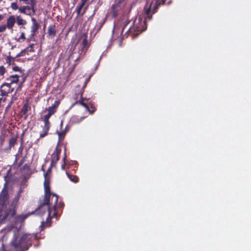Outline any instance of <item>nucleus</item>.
Wrapping results in <instances>:
<instances>
[{
    "label": "nucleus",
    "mask_w": 251,
    "mask_h": 251,
    "mask_svg": "<svg viewBox=\"0 0 251 251\" xmlns=\"http://www.w3.org/2000/svg\"><path fill=\"white\" fill-rule=\"evenodd\" d=\"M50 179H45L44 182V202L40 204L36 212L41 216L48 213V217L46 222H42V225H46V226H50L51 225V219L52 218H57L62 213L64 207L63 201L58 202V196L50 192Z\"/></svg>",
    "instance_id": "obj_1"
},
{
    "label": "nucleus",
    "mask_w": 251,
    "mask_h": 251,
    "mask_svg": "<svg viewBox=\"0 0 251 251\" xmlns=\"http://www.w3.org/2000/svg\"><path fill=\"white\" fill-rule=\"evenodd\" d=\"M22 191V190L20 189L17 195L14 197L10 208L6 210H1L0 211V220L3 221L6 219H9L10 220L11 218L14 217L16 212V206L19 201L20 194Z\"/></svg>",
    "instance_id": "obj_2"
},
{
    "label": "nucleus",
    "mask_w": 251,
    "mask_h": 251,
    "mask_svg": "<svg viewBox=\"0 0 251 251\" xmlns=\"http://www.w3.org/2000/svg\"><path fill=\"white\" fill-rule=\"evenodd\" d=\"M165 0H156L154 3L152 2L149 6L145 5L144 10L146 17L151 19L152 15L157 11L159 6L165 4Z\"/></svg>",
    "instance_id": "obj_3"
},
{
    "label": "nucleus",
    "mask_w": 251,
    "mask_h": 251,
    "mask_svg": "<svg viewBox=\"0 0 251 251\" xmlns=\"http://www.w3.org/2000/svg\"><path fill=\"white\" fill-rule=\"evenodd\" d=\"M12 244L15 248L19 249L21 251H27L31 245V241L27 234L23 235L17 243L15 242Z\"/></svg>",
    "instance_id": "obj_4"
},
{
    "label": "nucleus",
    "mask_w": 251,
    "mask_h": 251,
    "mask_svg": "<svg viewBox=\"0 0 251 251\" xmlns=\"http://www.w3.org/2000/svg\"><path fill=\"white\" fill-rule=\"evenodd\" d=\"M83 91H81L80 92V98L78 100L76 101L75 104H80L81 105L83 106L85 109L86 111L89 112L90 114H93L96 110V108L94 106V105L92 103H89L90 107L86 103L84 102V100H86V99L85 98H83Z\"/></svg>",
    "instance_id": "obj_5"
},
{
    "label": "nucleus",
    "mask_w": 251,
    "mask_h": 251,
    "mask_svg": "<svg viewBox=\"0 0 251 251\" xmlns=\"http://www.w3.org/2000/svg\"><path fill=\"white\" fill-rule=\"evenodd\" d=\"M140 20L139 19L138 21L137 20L134 21L133 22L132 26H130L127 30L126 31V33L128 34H131L132 35L135 34H138L139 32H141L143 30L142 27L139 25Z\"/></svg>",
    "instance_id": "obj_6"
},
{
    "label": "nucleus",
    "mask_w": 251,
    "mask_h": 251,
    "mask_svg": "<svg viewBox=\"0 0 251 251\" xmlns=\"http://www.w3.org/2000/svg\"><path fill=\"white\" fill-rule=\"evenodd\" d=\"M29 3L30 4L31 7L28 6H22L19 7V12L28 15L34 14L35 13L34 9L35 2L33 0H32L31 3Z\"/></svg>",
    "instance_id": "obj_7"
},
{
    "label": "nucleus",
    "mask_w": 251,
    "mask_h": 251,
    "mask_svg": "<svg viewBox=\"0 0 251 251\" xmlns=\"http://www.w3.org/2000/svg\"><path fill=\"white\" fill-rule=\"evenodd\" d=\"M61 152V149L58 148V145L56 147L53 152L51 155V166H55L56 164L59 160L60 154Z\"/></svg>",
    "instance_id": "obj_8"
},
{
    "label": "nucleus",
    "mask_w": 251,
    "mask_h": 251,
    "mask_svg": "<svg viewBox=\"0 0 251 251\" xmlns=\"http://www.w3.org/2000/svg\"><path fill=\"white\" fill-rule=\"evenodd\" d=\"M2 88V94L0 95L1 96H7L9 93H11L14 90V88L11 87V84L10 83L4 82L0 86Z\"/></svg>",
    "instance_id": "obj_9"
},
{
    "label": "nucleus",
    "mask_w": 251,
    "mask_h": 251,
    "mask_svg": "<svg viewBox=\"0 0 251 251\" xmlns=\"http://www.w3.org/2000/svg\"><path fill=\"white\" fill-rule=\"evenodd\" d=\"M9 198L7 190L3 189L0 194V206L3 207Z\"/></svg>",
    "instance_id": "obj_10"
},
{
    "label": "nucleus",
    "mask_w": 251,
    "mask_h": 251,
    "mask_svg": "<svg viewBox=\"0 0 251 251\" xmlns=\"http://www.w3.org/2000/svg\"><path fill=\"white\" fill-rule=\"evenodd\" d=\"M16 23V17L14 15H10L6 20V25L9 30H13Z\"/></svg>",
    "instance_id": "obj_11"
},
{
    "label": "nucleus",
    "mask_w": 251,
    "mask_h": 251,
    "mask_svg": "<svg viewBox=\"0 0 251 251\" xmlns=\"http://www.w3.org/2000/svg\"><path fill=\"white\" fill-rule=\"evenodd\" d=\"M31 21L32 22V25L31 27V34L36 35L40 27V25L34 18H32Z\"/></svg>",
    "instance_id": "obj_12"
},
{
    "label": "nucleus",
    "mask_w": 251,
    "mask_h": 251,
    "mask_svg": "<svg viewBox=\"0 0 251 251\" xmlns=\"http://www.w3.org/2000/svg\"><path fill=\"white\" fill-rule=\"evenodd\" d=\"M50 127V123H44V126L42 127V130L40 134V138H42L48 134V132Z\"/></svg>",
    "instance_id": "obj_13"
},
{
    "label": "nucleus",
    "mask_w": 251,
    "mask_h": 251,
    "mask_svg": "<svg viewBox=\"0 0 251 251\" xmlns=\"http://www.w3.org/2000/svg\"><path fill=\"white\" fill-rule=\"evenodd\" d=\"M85 118L86 116L79 117L76 115H73L71 118L70 122L74 124H79Z\"/></svg>",
    "instance_id": "obj_14"
},
{
    "label": "nucleus",
    "mask_w": 251,
    "mask_h": 251,
    "mask_svg": "<svg viewBox=\"0 0 251 251\" xmlns=\"http://www.w3.org/2000/svg\"><path fill=\"white\" fill-rule=\"evenodd\" d=\"M48 35L54 37L56 35V29L55 25H50L48 29Z\"/></svg>",
    "instance_id": "obj_15"
},
{
    "label": "nucleus",
    "mask_w": 251,
    "mask_h": 251,
    "mask_svg": "<svg viewBox=\"0 0 251 251\" xmlns=\"http://www.w3.org/2000/svg\"><path fill=\"white\" fill-rule=\"evenodd\" d=\"M81 46L82 50L81 53L83 52L84 54H85L89 47L87 37H85L84 39H83Z\"/></svg>",
    "instance_id": "obj_16"
},
{
    "label": "nucleus",
    "mask_w": 251,
    "mask_h": 251,
    "mask_svg": "<svg viewBox=\"0 0 251 251\" xmlns=\"http://www.w3.org/2000/svg\"><path fill=\"white\" fill-rule=\"evenodd\" d=\"M120 7L119 3L114 4L111 7L112 17L115 18L118 14L119 8Z\"/></svg>",
    "instance_id": "obj_17"
},
{
    "label": "nucleus",
    "mask_w": 251,
    "mask_h": 251,
    "mask_svg": "<svg viewBox=\"0 0 251 251\" xmlns=\"http://www.w3.org/2000/svg\"><path fill=\"white\" fill-rule=\"evenodd\" d=\"M10 79V84L17 83L19 81V76L18 75H10V76L7 78V80H8Z\"/></svg>",
    "instance_id": "obj_18"
},
{
    "label": "nucleus",
    "mask_w": 251,
    "mask_h": 251,
    "mask_svg": "<svg viewBox=\"0 0 251 251\" xmlns=\"http://www.w3.org/2000/svg\"><path fill=\"white\" fill-rule=\"evenodd\" d=\"M16 23L18 25H25L26 24V21L23 19L20 16H17L16 18Z\"/></svg>",
    "instance_id": "obj_19"
},
{
    "label": "nucleus",
    "mask_w": 251,
    "mask_h": 251,
    "mask_svg": "<svg viewBox=\"0 0 251 251\" xmlns=\"http://www.w3.org/2000/svg\"><path fill=\"white\" fill-rule=\"evenodd\" d=\"M54 166H51V164H50V167L48 168L47 172L44 174L45 179H50L51 169Z\"/></svg>",
    "instance_id": "obj_20"
},
{
    "label": "nucleus",
    "mask_w": 251,
    "mask_h": 251,
    "mask_svg": "<svg viewBox=\"0 0 251 251\" xmlns=\"http://www.w3.org/2000/svg\"><path fill=\"white\" fill-rule=\"evenodd\" d=\"M66 174L68 177V178L70 179V180L75 183L78 182L79 181V178L77 176L71 175L69 173H68L67 172H66Z\"/></svg>",
    "instance_id": "obj_21"
},
{
    "label": "nucleus",
    "mask_w": 251,
    "mask_h": 251,
    "mask_svg": "<svg viewBox=\"0 0 251 251\" xmlns=\"http://www.w3.org/2000/svg\"><path fill=\"white\" fill-rule=\"evenodd\" d=\"M17 137H11L9 141V148L11 149L14 147L17 142Z\"/></svg>",
    "instance_id": "obj_22"
},
{
    "label": "nucleus",
    "mask_w": 251,
    "mask_h": 251,
    "mask_svg": "<svg viewBox=\"0 0 251 251\" xmlns=\"http://www.w3.org/2000/svg\"><path fill=\"white\" fill-rule=\"evenodd\" d=\"M30 107L27 104H24L21 109V113L23 115H26L28 111L30 109Z\"/></svg>",
    "instance_id": "obj_23"
},
{
    "label": "nucleus",
    "mask_w": 251,
    "mask_h": 251,
    "mask_svg": "<svg viewBox=\"0 0 251 251\" xmlns=\"http://www.w3.org/2000/svg\"><path fill=\"white\" fill-rule=\"evenodd\" d=\"M84 5L85 4L81 2V3L76 6L75 11L77 13V17L80 14L81 11Z\"/></svg>",
    "instance_id": "obj_24"
},
{
    "label": "nucleus",
    "mask_w": 251,
    "mask_h": 251,
    "mask_svg": "<svg viewBox=\"0 0 251 251\" xmlns=\"http://www.w3.org/2000/svg\"><path fill=\"white\" fill-rule=\"evenodd\" d=\"M26 40L25 33L24 32H21L20 37L17 39V41L18 42H21Z\"/></svg>",
    "instance_id": "obj_25"
},
{
    "label": "nucleus",
    "mask_w": 251,
    "mask_h": 251,
    "mask_svg": "<svg viewBox=\"0 0 251 251\" xmlns=\"http://www.w3.org/2000/svg\"><path fill=\"white\" fill-rule=\"evenodd\" d=\"M15 58V57H13L10 55H9L6 58V62L9 65H10L12 62L13 64L14 63Z\"/></svg>",
    "instance_id": "obj_26"
},
{
    "label": "nucleus",
    "mask_w": 251,
    "mask_h": 251,
    "mask_svg": "<svg viewBox=\"0 0 251 251\" xmlns=\"http://www.w3.org/2000/svg\"><path fill=\"white\" fill-rule=\"evenodd\" d=\"M65 134L66 132L65 131H62V132H59L58 133V142H60L61 140H62L64 139Z\"/></svg>",
    "instance_id": "obj_27"
},
{
    "label": "nucleus",
    "mask_w": 251,
    "mask_h": 251,
    "mask_svg": "<svg viewBox=\"0 0 251 251\" xmlns=\"http://www.w3.org/2000/svg\"><path fill=\"white\" fill-rule=\"evenodd\" d=\"M52 115L50 114V113H48L45 115L44 116V117H43V121H44V123H50V121H49V119L50 118V117H51Z\"/></svg>",
    "instance_id": "obj_28"
},
{
    "label": "nucleus",
    "mask_w": 251,
    "mask_h": 251,
    "mask_svg": "<svg viewBox=\"0 0 251 251\" xmlns=\"http://www.w3.org/2000/svg\"><path fill=\"white\" fill-rule=\"evenodd\" d=\"M27 217V215H18V216H15L14 217V219L16 220H24L25 219H26Z\"/></svg>",
    "instance_id": "obj_29"
},
{
    "label": "nucleus",
    "mask_w": 251,
    "mask_h": 251,
    "mask_svg": "<svg viewBox=\"0 0 251 251\" xmlns=\"http://www.w3.org/2000/svg\"><path fill=\"white\" fill-rule=\"evenodd\" d=\"M47 110L48 111V113H50L51 115H53L55 112L56 109L54 108V106H50L47 108Z\"/></svg>",
    "instance_id": "obj_30"
},
{
    "label": "nucleus",
    "mask_w": 251,
    "mask_h": 251,
    "mask_svg": "<svg viewBox=\"0 0 251 251\" xmlns=\"http://www.w3.org/2000/svg\"><path fill=\"white\" fill-rule=\"evenodd\" d=\"M34 44H31L29 45V46L26 49V50H28V51L29 52H34Z\"/></svg>",
    "instance_id": "obj_31"
},
{
    "label": "nucleus",
    "mask_w": 251,
    "mask_h": 251,
    "mask_svg": "<svg viewBox=\"0 0 251 251\" xmlns=\"http://www.w3.org/2000/svg\"><path fill=\"white\" fill-rule=\"evenodd\" d=\"M6 72V69L3 66H0V75H3Z\"/></svg>",
    "instance_id": "obj_32"
},
{
    "label": "nucleus",
    "mask_w": 251,
    "mask_h": 251,
    "mask_svg": "<svg viewBox=\"0 0 251 251\" xmlns=\"http://www.w3.org/2000/svg\"><path fill=\"white\" fill-rule=\"evenodd\" d=\"M10 7L13 10L19 9L18 4L16 2L11 3Z\"/></svg>",
    "instance_id": "obj_33"
},
{
    "label": "nucleus",
    "mask_w": 251,
    "mask_h": 251,
    "mask_svg": "<svg viewBox=\"0 0 251 251\" xmlns=\"http://www.w3.org/2000/svg\"><path fill=\"white\" fill-rule=\"evenodd\" d=\"M26 51V49H24L21 50V51L17 54L15 57V58H18L22 56H24L25 51Z\"/></svg>",
    "instance_id": "obj_34"
},
{
    "label": "nucleus",
    "mask_w": 251,
    "mask_h": 251,
    "mask_svg": "<svg viewBox=\"0 0 251 251\" xmlns=\"http://www.w3.org/2000/svg\"><path fill=\"white\" fill-rule=\"evenodd\" d=\"M6 28H7V26H6V24L0 25V32H4L6 30Z\"/></svg>",
    "instance_id": "obj_35"
},
{
    "label": "nucleus",
    "mask_w": 251,
    "mask_h": 251,
    "mask_svg": "<svg viewBox=\"0 0 251 251\" xmlns=\"http://www.w3.org/2000/svg\"><path fill=\"white\" fill-rule=\"evenodd\" d=\"M35 35H32V34H30V35L29 36V38H28L26 39L27 42H30L31 41H35Z\"/></svg>",
    "instance_id": "obj_36"
},
{
    "label": "nucleus",
    "mask_w": 251,
    "mask_h": 251,
    "mask_svg": "<svg viewBox=\"0 0 251 251\" xmlns=\"http://www.w3.org/2000/svg\"><path fill=\"white\" fill-rule=\"evenodd\" d=\"M129 23H130V21H128V20L126 21L125 22L124 25H123V27H122V33L124 32V30L126 29V26L128 24H129Z\"/></svg>",
    "instance_id": "obj_37"
},
{
    "label": "nucleus",
    "mask_w": 251,
    "mask_h": 251,
    "mask_svg": "<svg viewBox=\"0 0 251 251\" xmlns=\"http://www.w3.org/2000/svg\"><path fill=\"white\" fill-rule=\"evenodd\" d=\"M59 103L60 102L59 100H55L52 106H54V108L56 109V108L58 106Z\"/></svg>",
    "instance_id": "obj_38"
},
{
    "label": "nucleus",
    "mask_w": 251,
    "mask_h": 251,
    "mask_svg": "<svg viewBox=\"0 0 251 251\" xmlns=\"http://www.w3.org/2000/svg\"><path fill=\"white\" fill-rule=\"evenodd\" d=\"M12 70L14 72H19L21 71V68L18 66H14L13 67Z\"/></svg>",
    "instance_id": "obj_39"
},
{
    "label": "nucleus",
    "mask_w": 251,
    "mask_h": 251,
    "mask_svg": "<svg viewBox=\"0 0 251 251\" xmlns=\"http://www.w3.org/2000/svg\"><path fill=\"white\" fill-rule=\"evenodd\" d=\"M23 86V82H21L18 85L17 88V91H19L21 90L22 87Z\"/></svg>",
    "instance_id": "obj_40"
},
{
    "label": "nucleus",
    "mask_w": 251,
    "mask_h": 251,
    "mask_svg": "<svg viewBox=\"0 0 251 251\" xmlns=\"http://www.w3.org/2000/svg\"><path fill=\"white\" fill-rule=\"evenodd\" d=\"M66 158V156H65L63 157V160L64 161V162H65V161ZM61 168H62L63 170H64V169H65V162H64V164H62V165H61Z\"/></svg>",
    "instance_id": "obj_41"
},
{
    "label": "nucleus",
    "mask_w": 251,
    "mask_h": 251,
    "mask_svg": "<svg viewBox=\"0 0 251 251\" xmlns=\"http://www.w3.org/2000/svg\"><path fill=\"white\" fill-rule=\"evenodd\" d=\"M87 84V83H85V82L84 83L83 86V87H82V88L81 90H80V91L78 93V95H80V92H81V91H83V92H84V88L86 87V86Z\"/></svg>",
    "instance_id": "obj_42"
},
{
    "label": "nucleus",
    "mask_w": 251,
    "mask_h": 251,
    "mask_svg": "<svg viewBox=\"0 0 251 251\" xmlns=\"http://www.w3.org/2000/svg\"><path fill=\"white\" fill-rule=\"evenodd\" d=\"M87 8H88V6H86L84 8V10H83V11L82 13H81V15H83L84 14V13L86 12V10H87Z\"/></svg>",
    "instance_id": "obj_43"
},
{
    "label": "nucleus",
    "mask_w": 251,
    "mask_h": 251,
    "mask_svg": "<svg viewBox=\"0 0 251 251\" xmlns=\"http://www.w3.org/2000/svg\"><path fill=\"white\" fill-rule=\"evenodd\" d=\"M4 18V16L2 14H0V22H1Z\"/></svg>",
    "instance_id": "obj_44"
},
{
    "label": "nucleus",
    "mask_w": 251,
    "mask_h": 251,
    "mask_svg": "<svg viewBox=\"0 0 251 251\" xmlns=\"http://www.w3.org/2000/svg\"><path fill=\"white\" fill-rule=\"evenodd\" d=\"M104 23V21H103L102 22H101L100 25V28H101V27L103 25V24Z\"/></svg>",
    "instance_id": "obj_45"
},
{
    "label": "nucleus",
    "mask_w": 251,
    "mask_h": 251,
    "mask_svg": "<svg viewBox=\"0 0 251 251\" xmlns=\"http://www.w3.org/2000/svg\"><path fill=\"white\" fill-rule=\"evenodd\" d=\"M88 0H81V2L83 3L84 4H85L86 2L88 1Z\"/></svg>",
    "instance_id": "obj_46"
},
{
    "label": "nucleus",
    "mask_w": 251,
    "mask_h": 251,
    "mask_svg": "<svg viewBox=\"0 0 251 251\" xmlns=\"http://www.w3.org/2000/svg\"><path fill=\"white\" fill-rule=\"evenodd\" d=\"M89 81V78H87L85 80L84 82L87 84Z\"/></svg>",
    "instance_id": "obj_47"
},
{
    "label": "nucleus",
    "mask_w": 251,
    "mask_h": 251,
    "mask_svg": "<svg viewBox=\"0 0 251 251\" xmlns=\"http://www.w3.org/2000/svg\"><path fill=\"white\" fill-rule=\"evenodd\" d=\"M94 14H95V12H94V13L88 19L92 18V17L94 16Z\"/></svg>",
    "instance_id": "obj_48"
},
{
    "label": "nucleus",
    "mask_w": 251,
    "mask_h": 251,
    "mask_svg": "<svg viewBox=\"0 0 251 251\" xmlns=\"http://www.w3.org/2000/svg\"><path fill=\"white\" fill-rule=\"evenodd\" d=\"M21 28L25 29V26H24V25H22V26H21V27H20V29H21Z\"/></svg>",
    "instance_id": "obj_49"
},
{
    "label": "nucleus",
    "mask_w": 251,
    "mask_h": 251,
    "mask_svg": "<svg viewBox=\"0 0 251 251\" xmlns=\"http://www.w3.org/2000/svg\"><path fill=\"white\" fill-rule=\"evenodd\" d=\"M0 94H2V88H0Z\"/></svg>",
    "instance_id": "obj_50"
},
{
    "label": "nucleus",
    "mask_w": 251,
    "mask_h": 251,
    "mask_svg": "<svg viewBox=\"0 0 251 251\" xmlns=\"http://www.w3.org/2000/svg\"><path fill=\"white\" fill-rule=\"evenodd\" d=\"M25 81V79H24L23 80H22V82H23V83H24Z\"/></svg>",
    "instance_id": "obj_51"
},
{
    "label": "nucleus",
    "mask_w": 251,
    "mask_h": 251,
    "mask_svg": "<svg viewBox=\"0 0 251 251\" xmlns=\"http://www.w3.org/2000/svg\"><path fill=\"white\" fill-rule=\"evenodd\" d=\"M39 140V139H38L36 141H38Z\"/></svg>",
    "instance_id": "obj_52"
}]
</instances>
